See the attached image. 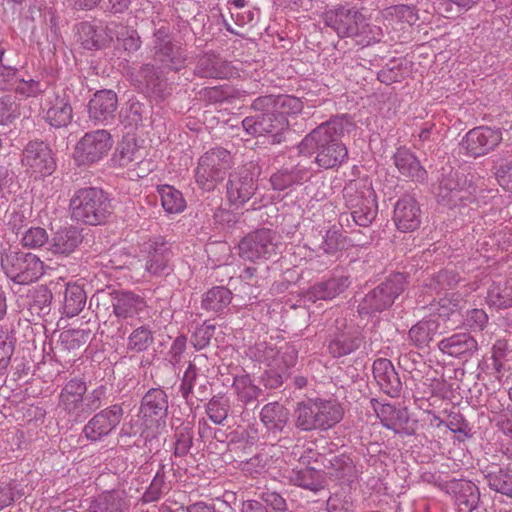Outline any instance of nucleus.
Returning a JSON list of instances; mask_svg holds the SVG:
<instances>
[{
	"instance_id": "nucleus-32",
	"label": "nucleus",
	"mask_w": 512,
	"mask_h": 512,
	"mask_svg": "<svg viewBox=\"0 0 512 512\" xmlns=\"http://www.w3.org/2000/svg\"><path fill=\"white\" fill-rule=\"evenodd\" d=\"M261 421L269 430H282L289 419L288 411L279 403L266 404L261 410Z\"/></svg>"
},
{
	"instance_id": "nucleus-21",
	"label": "nucleus",
	"mask_w": 512,
	"mask_h": 512,
	"mask_svg": "<svg viewBox=\"0 0 512 512\" xmlns=\"http://www.w3.org/2000/svg\"><path fill=\"white\" fill-rule=\"evenodd\" d=\"M373 376L381 390L392 396L401 391V381L392 362L386 358H379L373 363Z\"/></svg>"
},
{
	"instance_id": "nucleus-37",
	"label": "nucleus",
	"mask_w": 512,
	"mask_h": 512,
	"mask_svg": "<svg viewBox=\"0 0 512 512\" xmlns=\"http://www.w3.org/2000/svg\"><path fill=\"white\" fill-rule=\"evenodd\" d=\"M232 300V293L225 287L216 286L207 291L202 299V307L210 311H222Z\"/></svg>"
},
{
	"instance_id": "nucleus-26",
	"label": "nucleus",
	"mask_w": 512,
	"mask_h": 512,
	"mask_svg": "<svg viewBox=\"0 0 512 512\" xmlns=\"http://www.w3.org/2000/svg\"><path fill=\"white\" fill-rule=\"evenodd\" d=\"M147 308V303L139 295L132 292L117 294L113 302V312L118 318H132L142 313Z\"/></svg>"
},
{
	"instance_id": "nucleus-53",
	"label": "nucleus",
	"mask_w": 512,
	"mask_h": 512,
	"mask_svg": "<svg viewBox=\"0 0 512 512\" xmlns=\"http://www.w3.org/2000/svg\"><path fill=\"white\" fill-rule=\"evenodd\" d=\"M270 120L271 117L261 115L246 117L242 121V126L248 134L262 136L263 131L267 129L266 124Z\"/></svg>"
},
{
	"instance_id": "nucleus-9",
	"label": "nucleus",
	"mask_w": 512,
	"mask_h": 512,
	"mask_svg": "<svg viewBox=\"0 0 512 512\" xmlns=\"http://www.w3.org/2000/svg\"><path fill=\"white\" fill-rule=\"evenodd\" d=\"M275 235L269 229L255 231L239 244L240 256L249 261L267 259L276 253Z\"/></svg>"
},
{
	"instance_id": "nucleus-6",
	"label": "nucleus",
	"mask_w": 512,
	"mask_h": 512,
	"mask_svg": "<svg viewBox=\"0 0 512 512\" xmlns=\"http://www.w3.org/2000/svg\"><path fill=\"white\" fill-rule=\"evenodd\" d=\"M153 57L162 67L179 71L185 66L187 56L181 46L172 41L169 29L160 27L154 32Z\"/></svg>"
},
{
	"instance_id": "nucleus-8",
	"label": "nucleus",
	"mask_w": 512,
	"mask_h": 512,
	"mask_svg": "<svg viewBox=\"0 0 512 512\" xmlns=\"http://www.w3.org/2000/svg\"><path fill=\"white\" fill-rule=\"evenodd\" d=\"M323 20L339 37L353 38L363 21V13L355 7L339 5L326 11Z\"/></svg>"
},
{
	"instance_id": "nucleus-20",
	"label": "nucleus",
	"mask_w": 512,
	"mask_h": 512,
	"mask_svg": "<svg viewBox=\"0 0 512 512\" xmlns=\"http://www.w3.org/2000/svg\"><path fill=\"white\" fill-rule=\"evenodd\" d=\"M439 350L450 357L470 358L478 350V343L468 333H456L439 341Z\"/></svg>"
},
{
	"instance_id": "nucleus-60",
	"label": "nucleus",
	"mask_w": 512,
	"mask_h": 512,
	"mask_svg": "<svg viewBox=\"0 0 512 512\" xmlns=\"http://www.w3.org/2000/svg\"><path fill=\"white\" fill-rule=\"evenodd\" d=\"M15 90L25 97H34L42 92L41 84L33 79L18 81Z\"/></svg>"
},
{
	"instance_id": "nucleus-5",
	"label": "nucleus",
	"mask_w": 512,
	"mask_h": 512,
	"mask_svg": "<svg viewBox=\"0 0 512 512\" xmlns=\"http://www.w3.org/2000/svg\"><path fill=\"white\" fill-rule=\"evenodd\" d=\"M1 266L8 278L21 285L37 281L45 272L44 263L32 253L5 252Z\"/></svg>"
},
{
	"instance_id": "nucleus-29",
	"label": "nucleus",
	"mask_w": 512,
	"mask_h": 512,
	"mask_svg": "<svg viewBox=\"0 0 512 512\" xmlns=\"http://www.w3.org/2000/svg\"><path fill=\"white\" fill-rule=\"evenodd\" d=\"M255 191L252 177L234 178L229 181L227 188L228 199L231 204L239 206L248 201Z\"/></svg>"
},
{
	"instance_id": "nucleus-49",
	"label": "nucleus",
	"mask_w": 512,
	"mask_h": 512,
	"mask_svg": "<svg viewBox=\"0 0 512 512\" xmlns=\"http://www.w3.org/2000/svg\"><path fill=\"white\" fill-rule=\"evenodd\" d=\"M140 147L130 134L123 136L119 142L115 154L121 159L131 160L132 157H141Z\"/></svg>"
},
{
	"instance_id": "nucleus-44",
	"label": "nucleus",
	"mask_w": 512,
	"mask_h": 512,
	"mask_svg": "<svg viewBox=\"0 0 512 512\" xmlns=\"http://www.w3.org/2000/svg\"><path fill=\"white\" fill-rule=\"evenodd\" d=\"M480 0H438L437 9L445 17L466 12L479 3Z\"/></svg>"
},
{
	"instance_id": "nucleus-47",
	"label": "nucleus",
	"mask_w": 512,
	"mask_h": 512,
	"mask_svg": "<svg viewBox=\"0 0 512 512\" xmlns=\"http://www.w3.org/2000/svg\"><path fill=\"white\" fill-rule=\"evenodd\" d=\"M386 15L395 17L398 21L408 23L409 25L415 24L419 19L415 8L405 4L394 5L387 8Z\"/></svg>"
},
{
	"instance_id": "nucleus-28",
	"label": "nucleus",
	"mask_w": 512,
	"mask_h": 512,
	"mask_svg": "<svg viewBox=\"0 0 512 512\" xmlns=\"http://www.w3.org/2000/svg\"><path fill=\"white\" fill-rule=\"evenodd\" d=\"M81 242V236L74 227H65L58 230L48 243V250L53 254L68 255L72 253Z\"/></svg>"
},
{
	"instance_id": "nucleus-15",
	"label": "nucleus",
	"mask_w": 512,
	"mask_h": 512,
	"mask_svg": "<svg viewBox=\"0 0 512 512\" xmlns=\"http://www.w3.org/2000/svg\"><path fill=\"white\" fill-rule=\"evenodd\" d=\"M45 120L53 127H65L72 120V107L65 94L46 92L42 103Z\"/></svg>"
},
{
	"instance_id": "nucleus-56",
	"label": "nucleus",
	"mask_w": 512,
	"mask_h": 512,
	"mask_svg": "<svg viewBox=\"0 0 512 512\" xmlns=\"http://www.w3.org/2000/svg\"><path fill=\"white\" fill-rule=\"evenodd\" d=\"M17 117V105L10 96L0 98V125H7Z\"/></svg>"
},
{
	"instance_id": "nucleus-54",
	"label": "nucleus",
	"mask_w": 512,
	"mask_h": 512,
	"mask_svg": "<svg viewBox=\"0 0 512 512\" xmlns=\"http://www.w3.org/2000/svg\"><path fill=\"white\" fill-rule=\"evenodd\" d=\"M488 322V315L483 309H472L467 312L465 325L472 331H482Z\"/></svg>"
},
{
	"instance_id": "nucleus-40",
	"label": "nucleus",
	"mask_w": 512,
	"mask_h": 512,
	"mask_svg": "<svg viewBox=\"0 0 512 512\" xmlns=\"http://www.w3.org/2000/svg\"><path fill=\"white\" fill-rule=\"evenodd\" d=\"M23 155L26 160H55L57 157L50 144L41 140L30 141Z\"/></svg>"
},
{
	"instance_id": "nucleus-17",
	"label": "nucleus",
	"mask_w": 512,
	"mask_h": 512,
	"mask_svg": "<svg viewBox=\"0 0 512 512\" xmlns=\"http://www.w3.org/2000/svg\"><path fill=\"white\" fill-rule=\"evenodd\" d=\"M393 221L401 232H413L420 227L421 209L410 196L400 198L394 207Z\"/></svg>"
},
{
	"instance_id": "nucleus-58",
	"label": "nucleus",
	"mask_w": 512,
	"mask_h": 512,
	"mask_svg": "<svg viewBox=\"0 0 512 512\" xmlns=\"http://www.w3.org/2000/svg\"><path fill=\"white\" fill-rule=\"evenodd\" d=\"M262 501L269 512H285L287 510L286 501L276 492L263 493Z\"/></svg>"
},
{
	"instance_id": "nucleus-1",
	"label": "nucleus",
	"mask_w": 512,
	"mask_h": 512,
	"mask_svg": "<svg viewBox=\"0 0 512 512\" xmlns=\"http://www.w3.org/2000/svg\"><path fill=\"white\" fill-rule=\"evenodd\" d=\"M344 132L341 118L322 123L308 134L299 144V153L314 160H344L348 155L346 146L339 140Z\"/></svg>"
},
{
	"instance_id": "nucleus-27",
	"label": "nucleus",
	"mask_w": 512,
	"mask_h": 512,
	"mask_svg": "<svg viewBox=\"0 0 512 512\" xmlns=\"http://www.w3.org/2000/svg\"><path fill=\"white\" fill-rule=\"evenodd\" d=\"M63 282L65 286L64 300H63V313L67 317H74L78 315L86 304V293L83 288L75 282H64V279L59 278L57 284Z\"/></svg>"
},
{
	"instance_id": "nucleus-33",
	"label": "nucleus",
	"mask_w": 512,
	"mask_h": 512,
	"mask_svg": "<svg viewBox=\"0 0 512 512\" xmlns=\"http://www.w3.org/2000/svg\"><path fill=\"white\" fill-rule=\"evenodd\" d=\"M126 500L116 492H106L97 497L90 506L91 512H127Z\"/></svg>"
},
{
	"instance_id": "nucleus-36",
	"label": "nucleus",
	"mask_w": 512,
	"mask_h": 512,
	"mask_svg": "<svg viewBox=\"0 0 512 512\" xmlns=\"http://www.w3.org/2000/svg\"><path fill=\"white\" fill-rule=\"evenodd\" d=\"M289 479L295 485L312 491H318L323 485L320 472L311 467L293 469Z\"/></svg>"
},
{
	"instance_id": "nucleus-64",
	"label": "nucleus",
	"mask_w": 512,
	"mask_h": 512,
	"mask_svg": "<svg viewBox=\"0 0 512 512\" xmlns=\"http://www.w3.org/2000/svg\"><path fill=\"white\" fill-rule=\"evenodd\" d=\"M499 185L506 191L512 193V166L501 167L496 172Z\"/></svg>"
},
{
	"instance_id": "nucleus-43",
	"label": "nucleus",
	"mask_w": 512,
	"mask_h": 512,
	"mask_svg": "<svg viewBox=\"0 0 512 512\" xmlns=\"http://www.w3.org/2000/svg\"><path fill=\"white\" fill-rule=\"evenodd\" d=\"M261 116L271 117L263 131V135H270L273 143H280L284 139V131L288 128V121L283 114L267 113Z\"/></svg>"
},
{
	"instance_id": "nucleus-7",
	"label": "nucleus",
	"mask_w": 512,
	"mask_h": 512,
	"mask_svg": "<svg viewBox=\"0 0 512 512\" xmlns=\"http://www.w3.org/2000/svg\"><path fill=\"white\" fill-rule=\"evenodd\" d=\"M353 185L345 189L346 199L351 209L352 217L359 226L366 227L375 219L378 211L376 194L373 188L365 184L360 190L355 191Z\"/></svg>"
},
{
	"instance_id": "nucleus-35",
	"label": "nucleus",
	"mask_w": 512,
	"mask_h": 512,
	"mask_svg": "<svg viewBox=\"0 0 512 512\" xmlns=\"http://www.w3.org/2000/svg\"><path fill=\"white\" fill-rule=\"evenodd\" d=\"M232 386L238 396L239 401H241L243 404L256 401L262 393L261 388L254 383L248 374L236 376Z\"/></svg>"
},
{
	"instance_id": "nucleus-34",
	"label": "nucleus",
	"mask_w": 512,
	"mask_h": 512,
	"mask_svg": "<svg viewBox=\"0 0 512 512\" xmlns=\"http://www.w3.org/2000/svg\"><path fill=\"white\" fill-rule=\"evenodd\" d=\"M486 303L497 310L512 307V286L507 283H493L487 291Z\"/></svg>"
},
{
	"instance_id": "nucleus-39",
	"label": "nucleus",
	"mask_w": 512,
	"mask_h": 512,
	"mask_svg": "<svg viewBox=\"0 0 512 512\" xmlns=\"http://www.w3.org/2000/svg\"><path fill=\"white\" fill-rule=\"evenodd\" d=\"M154 342V336L148 326H140L134 329L127 339V348L132 352H144Z\"/></svg>"
},
{
	"instance_id": "nucleus-16",
	"label": "nucleus",
	"mask_w": 512,
	"mask_h": 512,
	"mask_svg": "<svg viewBox=\"0 0 512 512\" xmlns=\"http://www.w3.org/2000/svg\"><path fill=\"white\" fill-rule=\"evenodd\" d=\"M118 99L112 90H101L94 94L88 104V114L94 124L107 125L115 118Z\"/></svg>"
},
{
	"instance_id": "nucleus-2",
	"label": "nucleus",
	"mask_w": 512,
	"mask_h": 512,
	"mask_svg": "<svg viewBox=\"0 0 512 512\" xmlns=\"http://www.w3.org/2000/svg\"><path fill=\"white\" fill-rule=\"evenodd\" d=\"M71 218L87 225H101L111 214V203L107 194L99 188L78 189L70 199Z\"/></svg>"
},
{
	"instance_id": "nucleus-48",
	"label": "nucleus",
	"mask_w": 512,
	"mask_h": 512,
	"mask_svg": "<svg viewBox=\"0 0 512 512\" xmlns=\"http://www.w3.org/2000/svg\"><path fill=\"white\" fill-rule=\"evenodd\" d=\"M14 353V342L12 337L3 331H0V374H3L9 364Z\"/></svg>"
},
{
	"instance_id": "nucleus-13",
	"label": "nucleus",
	"mask_w": 512,
	"mask_h": 512,
	"mask_svg": "<svg viewBox=\"0 0 512 512\" xmlns=\"http://www.w3.org/2000/svg\"><path fill=\"white\" fill-rule=\"evenodd\" d=\"M473 191L466 177H460L458 172H454L440 181L437 197L440 203L455 206L458 202L469 200Z\"/></svg>"
},
{
	"instance_id": "nucleus-62",
	"label": "nucleus",
	"mask_w": 512,
	"mask_h": 512,
	"mask_svg": "<svg viewBox=\"0 0 512 512\" xmlns=\"http://www.w3.org/2000/svg\"><path fill=\"white\" fill-rule=\"evenodd\" d=\"M163 486H164L163 479L156 476L153 479V481L151 482L147 491L144 493L143 501L148 503V502H153V501H157L158 499H160V497L162 495Z\"/></svg>"
},
{
	"instance_id": "nucleus-3",
	"label": "nucleus",
	"mask_w": 512,
	"mask_h": 512,
	"mask_svg": "<svg viewBox=\"0 0 512 512\" xmlns=\"http://www.w3.org/2000/svg\"><path fill=\"white\" fill-rule=\"evenodd\" d=\"M86 382L74 378L69 380L62 388L59 395V408L69 417L77 420L97 410L101 406V399L105 395V389L99 387L86 394Z\"/></svg>"
},
{
	"instance_id": "nucleus-55",
	"label": "nucleus",
	"mask_w": 512,
	"mask_h": 512,
	"mask_svg": "<svg viewBox=\"0 0 512 512\" xmlns=\"http://www.w3.org/2000/svg\"><path fill=\"white\" fill-rule=\"evenodd\" d=\"M206 411L209 419L215 424H222L228 415L227 405L215 398L208 402Z\"/></svg>"
},
{
	"instance_id": "nucleus-61",
	"label": "nucleus",
	"mask_w": 512,
	"mask_h": 512,
	"mask_svg": "<svg viewBox=\"0 0 512 512\" xmlns=\"http://www.w3.org/2000/svg\"><path fill=\"white\" fill-rule=\"evenodd\" d=\"M16 68L0 63V90H8L16 83Z\"/></svg>"
},
{
	"instance_id": "nucleus-51",
	"label": "nucleus",
	"mask_w": 512,
	"mask_h": 512,
	"mask_svg": "<svg viewBox=\"0 0 512 512\" xmlns=\"http://www.w3.org/2000/svg\"><path fill=\"white\" fill-rule=\"evenodd\" d=\"M22 243L25 247L36 249L48 242V235L44 228L33 227L28 229L22 237Z\"/></svg>"
},
{
	"instance_id": "nucleus-38",
	"label": "nucleus",
	"mask_w": 512,
	"mask_h": 512,
	"mask_svg": "<svg viewBox=\"0 0 512 512\" xmlns=\"http://www.w3.org/2000/svg\"><path fill=\"white\" fill-rule=\"evenodd\" d=\"M462 299L455 293L447 294L431 305L433 310L443 321L450 320L459 314Z\"/></svg>"
},
{
	"instance_id": "nucleus-19",
	"label": "nucleus",
	"mask_w": 512,
	"mask_h": 512,
	"mask_svg": "<svg viewBox=\"0 0 512 512\" xmlns=\"http://www.w3.org/2000/svg\"><path fill=\"white\" fill-rule=\"evenodd\" d=\"M350 285L349 278L344 275L333 276L327 280L317 282L304 292V299L310 302L318 300H331L344 292Z\"/></svg>"
},
{
	"instance_id": "nucleus-23",
	"label": "nucleus",
	"mask_w": 512,
	"mask_h": 512,
	"mask_svg": "<svg viewBox=\"0 0 512 512\" xmlns=\"http://www.w3.org/2000/svg\"><path fill=\"white\" fill-rule=\"evenodd\" d=\"M134 80L156 97L164 98L169 94V84L151 64H144L135 75Z\"/></svg>"
},
{
	"instance_id": "nucleus-14",
	"label": "nucleus",
	"mask_w": 512,
	"mask_h": 512,
	"mask_svg": "<svg viewBox=\"0 0 512 512\" xmlns=\"http://www.w3.org/2000/svg\"><path fill=\"white\" fill-rule=\"evenodd\" d=\"M375 411L381 423L396 433L411 435L417 429V421L410 418L406 408L381 404Z\"/></svg>"
},
{
	"instance_id": "nucleus-31",
	"label": "nucleus",
	"mask_w": 512,
	"mask_h": 512,
	"mask_svg": "<svg viewBox=\"0 0 512 512\" xmlns=\"http://www.w3.org/2000/svg\"><path fill=\"white\" fill-rule=\"evenodd\" d=\"M439 324L434 319H423L411 327L409 338L418 348L429 345L435 334L438 332Z\"/></svg>"
},
{
	"instance_id": "nucleus-12",
	"label": "nucleus",
	"mask_w": 512,
	"mask_h": 512,
	"mask_svg": "<svg viewBox=\"0 0 512 512\" xmlns=\"http://www.w3.org/2000/svg\"><path fill=\"white\" fill-rule=\"evenodd\" d=\"M123 410L119 405H112L96 415L84 427L85 436L92 441H98L110 434L120 423Z\"/></svg>"
},
{
	"instance_id": "nucleus-18",
	"label": "nucleus",
	"mask_w": 512,
	"mask_h": 512,
	"mask_svg": "<svg viewBox=\"0 0 512 512\" xmlns=\"http://www.w3.org/2000/svg\"><path fill=\"white\" fill-rule=\"evenodd\" d=\"M168 401L164 391L151 389L143 397L140 414L147 427L159 426L166 417Z\"/></svg>"
},
{
	"instance_id": "nucleus-22",
	"label": "nucleus",
	"mask_w": 512,
	"mask_h": 512,
	"mask_svg": "<svg viewBox=\"0 0 512 512\" xmlns=\"http://www.w3.org/2000/svg\"><path fill=\"white\" fill-rule=\"evenodd\" d=\"M75 32L77 41L87 50L101 49L112 40V36L108 35L102 26L90 22L77 24Z\"/></svg>"
},
{
	"instance_id": "nucleus-24",
	"label": "nucleus",
	"mask_w": 512,
	"mask_h": 512,
	"mask_svg": "<svg viewBox=\"0 0 512 512\" xmlns=\"http://www.w3.org/2000/svg\"><path fill=\"white\" fill-rule=\"evenodd\" d=\"M406 284V278L402 273H395L386 279L372 292L369 293L368 300L371 301L375 297H381L380 307L391 306L395 299L403 292Z\"/></svg>"
},
{
	"instance_id": "nucleus-59",
	"label": "nucleus",
	"mask_w": 512,
	"mask_h": 512,
	"mask_svg": "<svg viewBox=\"0 0 512 512\" xmlns=\"http://www.w3.org/2000/svg\"><path fill=\"white\" fill-rule=\"evenodd\" d=\"M20 497V493L15 483H5L0 485V511L9 506L16 498Z\"/></svg>"
},
{
	"instance_id": "nucleus-63",
	"label": "nucleus",
	"mask_w": 512,
	"mask_h": 512,
	"mask_svg": "<svg viewBox=\"0 0 512 512\" xmlns=\"http://www.w3.org/2000/svg\"><path fill=\"white\" fill-rule=\"evenodd\" d=\"M122 38V47L129 53L136 52L141 47V40L135 30H127Z\"/></svg>"
},
{
	"instance_id": "nucleus-4",
	"label": "nucleus",
	"mask_w": 512,
	"mask_h": 512,
	"mask_svg": "<svg viewBox=\"0 0 512 512\" xmlns=\"http://www.w3.org/2000/svg\"><path fill=\"white\" fill-rule=\"evenodd\" d=\"M343 416L342 408L335 401L315 400L300 403L295 411L297 428L303 431L328 429Z\"/></svg>"
},
{
	"instance_id": "nucleus-25",
	"label": "nucleus",
	"mask_w": 512,
	"mask_h": 512,
	"mask_svg": "<svg viewBox=\"0 0 512 512\" xmlns=\"http://www.w3.org/2000/svg\"><path fill=\"white\" fill-rule=\"evenodd\" d=\"M195 72L204 78H228L232 75L230 64L215 54H205L198 59Z\"/></svg>"
},
{
	"instance_id": "nucleus-46",
	"label": "nucleus",
	"mask_w": 512,
	"mask_h": 512,
	"mask_svg": "<svg viewBox=\"0 0 512 512\" xmlns=\"http://www.w3.org/2000/svg\"><path fill=\"white\" fill-rule=\"evenodd\" d=\"M359 346L358 340L346 335H339L329 344V351L334 357L350 354Z\"/></svg>"
},
{
	"instance_id": "nucleus-41",
	"label": "nucleus",
	"mask_w": 512,
	"mask_h": 512,
	"mask_svg": "<svg viewBox=\"0 0 512 512\" xmlns=\"http://www.w3.org/2000/svg\"><path fill=\"white\" fill-rule=\"evenodd\" d=\"M169 260L170 252L165 246L156 248L153 252L149 253L145 264V270L151 275H158L165 271Z\"/></svg>"
},
{
	"instance_id": "nucleus-10",
	"label": "nucleus",
	"mask_w": 512,
	"mask_h": 512,
	"mask_svg": "<svg viewBox=\"0 0 512 512\" xmlns=\"http://www.w3.org/2000/svg\"><path fill=\"white\" fill-rule=\"evenodd\" d=\"M113 140L107 130H96L86 133L76 144L75 160H100L111 150Z\"/></svg>"
},
{
	"instance_id": "nucleus-30",
	"label": "nucleus",
	"mask_w": 512,
	"mask_h": 512,
	"mask_svg": "<svg viewBox=\"0 0 512 512\" xmlns=\"http://www.w3.org/2000/svg\"><path fill=\"white\" fill-rule=\"evenodd\" d=\"M161 206L167 214H180L186 209L183 194L170 185H160L157 188Z\"/></svg>"
},
{
	"instance_id": "nucleus-42",
	"label": "nucleus",
	"mask_w": 512,
	"mask_h": 512,
	"mask_svg": "<svg viewBox=\"0 0 512 512\" xmlns=\"http://www.w3.org/2000/svg\"><path fill=\"white\" fill-rule=\"evenodd\" d=\"M383 36L382 29L369 23L366 17L363 15V21L358 26L357 34L353 36L356 42L362 46H368L372 43L379 42Z\"/></svg>"
},
{
	"instance_id": "nucleus-50",
	"label": "nucleus",
	"mask_w": 512,
	"mask_h": 512,
	"mask_svg": "<svg viewBox=\"0 0 512 512\" xmlns=\"http://www.w3.org/2000/svg\"><path fill=\"white\" fill-rule=\"evenodd\" d=\"M215 332V326L209 323H203L199 327L196 328L192 337L191 343L197 349L201 350L208 346L211 338L213 337Z\"/></svg>"
},
{
	"instance_id": "nucleus-52",
	"label": "nucleus",
	"mask_w": 512,
	"mask_h": 512,
	"mask_svg": "<svg viewBox=\"0 0 512 512\" xmlns=\"http://www.w3.org/2000/svg\"><path fill=\"white\" fill-rule=\"evenodd\" d=\"M399 172L411 178L413 181L422 182L427 177L426 170L420 165V162H395Z\"/></svg>"
},
{
	"instance_id": "nucleus-45",
	"label": "nucleus",
	"mask_w": 512,
	"mask_h": 512,
	"mask_svg": "<svg viewBox=\"0 0 512 512\" xmlns=\"http://www.w3.org/2000/svg\"><path fill=\"white\" fill-rule=\"evenodd\" d=\"M488 484L491 489L512 497V471L490 473L487 476Z\"/></svg>"
},
{
	"instance_id": "nucleus-11",
	"label": "nucleus",
	"mask_w": 512,
	"mask_h": 512,
	"mask_svg": "<svg viewBox=\"0 0 512 512\" xmlns=\"http://www.w3.org/2000/svg\"><path fill=\"white\" fill-rule=\"evenodd\" d=\"M501 133L489 127L471 129L461 142V150L468 157H481L493 150L501 141Z\"/></svg>"
},
{
	"instance_id": "nucleus-57",
	"label": "nucleus",
	"mask_w": 512,
	"mask_h": 512,
	"mask_svg": "<svg viewBox=\"0 0 512 512\" xmlns=\"http://www.w3.org/2000/svg\"><path fill=\"white\" fill-rule=\"evenodd\" d=\"M328 512H352L353 503L346 495L335 493L327 501Z\"/></svg>"
}]
</instances>
